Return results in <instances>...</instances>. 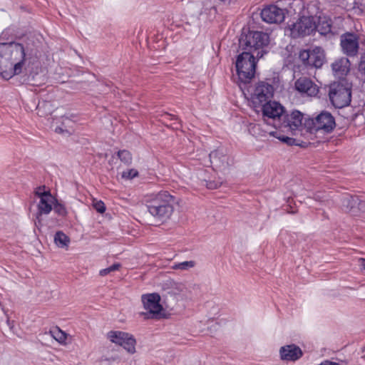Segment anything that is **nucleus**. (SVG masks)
<instances>
[{
	"label": "nucleus",
	"instance_id": "26",
	"mask_svg": "<svg viewBox=\"0 0 365 365\" xmlns=\"http://www.w3.org/2000/svg\"><path fill=\"white\" fill-rule=\"evenodd\" d=\"M196 264V262L193 260L185 261L182 262L175 263L173 265L174 269L188 270L193 268Z\"/></svg>",
	"mask_w": 365,
	"mask_h": 365
},
{
	"label": "nucleus",
	"instance_id": "12",
	"mask_svg": "<svg viewBox=\"0 0 365 365\" xmlns=\"http://www.w3.org/2000/svg\"><path fill=\"white\" fill-rule=\"evenodd\" d=\"M294 88L302 95L309 97L316 96L319 91V87L308 77H300L297 79Z\"/></svg>",
	"mask_w": 365,
	"mask_h": 365
},
{
	"label": "nucleus",
	"instance_id": "27",
	"mask_svg": "<svg viewBox=\"0 0 365 365\" xmlns=\"http://www.w3.org/2000/svg\"><path fill=\"white\" fill-rule=\"evenodd\" d=\"M118 156L120 161L126 165H129L132 162V155L130 153L126 150H119Z\"/></svg>",
	"mask_w": 365,
	"mask_h": 365
},
{
	"label": "nucleus",
	"instance_id": "38",
	"mask_svg": "<svg viewBox=\"0 0 365 365\" xmlns=\"http://www.w3.org/2000/svg\"><path fill=\"white\" fill-rule=\"evenodd\" d=\"M359 262H360V266L364 269H365V259L364 258H360L359 259Z\"/></svg>",
	"mask_w": 365,
	"mask_h": 365
},
{
	"label": "nucleus",
	"instance_id": "17",
	"mask_svg": "<svg viewBox=\"0 0 365 365\" xmlns=\"http://www.w3.org/2000/svg\"><path fill=\"white\" fill-rule=\"evenodd\" d=\"M259 106H262L263 117L273 120L280 119L284 112V107L281 104L271 100L262 103Z\"/></svg>",
	"mask_w": 365,
	"mask_h": 365
},
{
	"label": "nucleus",
	"instance_id": "30",
	"mask_svg": "<svg viewBox=\"0 0 365 365\" xmlns=\"http://www.w3.org/2000/svg\"><path fill=\"white\" fill-rule=\"evenodd\" d=\"M138 175V170L135 169H130L122 173V178L126 180H131Z\"/></svg>",
	"mask_w": 365,
	"mask_h": 365
},
{
	"label": "nucleus",
	"instance_id": "2",
	"mask_svg": "<svg viewBox=\"0 0 365 365\" xmlns=\"http://www.w3.org/2000/svg\"><path fill=\"white\" fill-rule=\"evenodd\" d=\"M148 212L158 221L166 222L172 216L175 205L177 204L175 197L168 191H160L148 197L145 200Z\"/></svg>",
	"mask_w": 365,
	"mask_h": 365
},
{
	"label": "nucleus",
	"instance_id": "24",
	"mask_svg": "<svg viewBox=\"0 0 365 365\" xmlns=\"http://www.w3.org/2000/svg\"><path fill=\"white\" fill-rule=\"evenodd\" d=\"M37 114L40 117H47L51 115L53 110V106L49 101H43L38 103L36 107Z\"/></svg>",
	"mask_w": 365,
	"mask_h": 365
},
{
	"label": "nucleus",
	"instance_id": "4",
	"mask_svg": "<svg viewBox=\"0 0 365 365\" xmlns=\"http://www.w3.org/2000/svg\"><path fill=\"white\" fill-rule=\"evenodd\" d=\"M256 56L249 51H243L238 55L236 62V71L238 81L240 83L247 84L255 76L256 68Z\"/></svg>",
	"mask_w": 365,
	"mask_h": 365
},
{
	"label": "nucleus",
	"instance_id": "15",
	"mask_svg": "<svg viewBox=\"0 0 365 365\" xmlns=\"http://www.w3.org/2000/svg\"><path fill=\"white\" fill-rule=\"evenodd\" d=\"M261 17L267 23L279 24L284 21L285 13L284 9L275 5H269L262 10Z\"/></svg>",
	"mask_w": 365,
	"mask_h": 365
},
{
	"label": "nucleus",
	"instance_id": "41",
	"mask_svg": "<svg viewBox=\"0 0 365 365\" xmlns=\"http://www.w3.org/2000/svg\"><path fill=\"white\" fill-rule=\"evenodd\" d=\"M315 198H316L317 200H319V197H318L317 195V196H315Z\"/></svg>",
	"mask_w": 365,
	"mask_h": 365
},
{
	"label": "nucleus",
	"instance_id": "6",
	"mask_svg": "<svg viewBox=\"0 0 365 365\" xmlns=\"http://www.w3.org/2000/svg\"><path fill=\"white\" fill-rule=\"evenodd\" d=\"M329 98L335 108L346 107L350 104L351 101V88L341 83L334 82L329 86Z\"/></svg>",
	"mask_w": 365,
	"mask_h": 365
},
{
	"label": "nucleus",
	"instance_id": "33",
	"mask_svg": "<svg viewBox=\"0 0 365 365\" xmlns=\"http://www.w3.org/2000/svg\"><path fill=\"white\" fill-rule=\"evenodd\" d=\"M93 207L99 213H103L106 211L105 204L102 201H97L93 202Z\"/></svg>",
	"mask_w": 365,
	"mask_h": 365
},
{
	"label": "nucleus",
	"instance_id": "32",
	"mask_svg": "<svg viewBox=\"0 0 365 365\" xmlns=\"http://www.w3.org/2000/svg\"><path fill=\"white\" fill-rule=\"evenodd\" d=\"M120 267V264L119 263L113 264V265L110 266L108 268L101 269L100 271V275L101 276H106L110 273L111 272H114L115 270H118Z\"/></svg>",
	"mask_w": 365,
	"mask_h": 365
},
{
	"label": "nucleus",
	"instance_id": "16",
	"mask_svg": "<svg viewBox=\"0 0 365 365\" xmlns=\"http://www.w3.org/2000/svg\"><path fill=\"white\" fill-rule=\"evenodd\" d=\"M341 206L345 212L352 215H358L360 212L365 211V201L360 200L357 196L346 195L342 199Z\"/></svg>",
	"mask_w": 365,
	"mask_h": 365
},
{
	"label": "nucleus",
	"instance_id": "10",
	"mask_svg": "<svg viewBox=\"0 0 365 365\" xmlns=\"http://www.w3.org/2000/svg\"><path fill=\"white\" fill-rule=\"evenodd\" d=\"M299 58L305 66L319 68H321L324 63L325 54L321 47L317 46L312 50H304L301 51Z\"/></svg>",
	"mask_w": 365,
	"mask_h": 365
},
{
	"label": "nucleus",
	"instance_id": "36",
	"mask_svg": "<svg viewBox=\"0 0 365 365\" xmlns=\"http://www.w3.org/2000/svg\"><path fill=\"white\" fill-rule=\"evenodd\" d=\"M35 194L36 195H37L40 200L41 199V195H44V194H51L49 192H46V191H41V187H39L37 190H36L35 192Z\"/></svg>",
	"mask_w": 365,
	"mask_h": 365
},
{
	"label": "nucleus",
	"instance_id": "7",
	"mask_svg": "<svg viewBox=\"0 0 365 365\" xmlns=\"http://www.w3.org/2000/svg\"><path fill=\"white\" fill-rule=\"evenodd\" d=\"M141 300L146 312L140 314L145 319H159L165 317L163 306L160 304V297L157 293L146 294L141 297Z\"/></svg>",
	"mask_w": 365,
	"mask_h": 365
},
{
	"label": "nucleus",
	"instance_id": "31",
	"mask_svg": "<svg viewBox=\"0 0 365 365\" xmlns=\"http://www.w3.org/2000/svg\"><path fill=\"white\" fill-rule=\"evenodd\" d=\"M202 181L205 182V185L208 189H211V190L217 188L222 183V182L220 180H212H212H207L206 179H203Z\"/></svg>",
	"mask_w": 365,
	"mask_h": 365
},
{
	"label": "nucleus",
	"instance_id": "29",
	"mask_svg": "<svg viewBox=\"0 0 365 365\" xmlns=\"http://www.w3.org/2000/svg\"><path fill=\"white\" fill-rule=\"evenodd\" d=\"M51 332L53 338L60 343L63 342L66 339V334L58 329Z\"/></svg>",
	"mask_w": 365,
	"mask_h": 365
},
{
	"label": "nucleus",
	"instance_id": "3",
	"mask_svg": "<svg viewBox=\"0 0 365 365\" xmlns=\"http://www.w3.org/2000/svg\"><path fill=\"white\" fill-rule=\"evenodd\" d=\"M269 37L267 33L262 31H249L247 34H242L239 39V47L243 51L253 53L257 58H261L266 53L265 48L268 46Z\"/></svg>",
	"mask_w": 365,
	"mask_h": 365
},
{
	"label": "nucleus",
	"instance_id": "14",
	"mask_svg": "<svg viewBox=\"0 0 365 365\" xmlns=\"http://www.w3.org/2000/svg\"><path fill=\"white\" fill-rule=\"evenodd\" d=\"M341 46L344 53L350 57L356 56L359 51V38L352 33H346L341 36Z\"/></svg>",
	"mask_w": 365,
	"mask_h": 365
},
{
	"label": "nucleus",
	"instance_id": "19",
	"mask_svg": "<svg viewBox=\"0 0 365 365\" xmlns=\"http://www.w3.org/2000/svg\"><path fill=\"white\" fill-rule=\"evenodd\" d=\"M56 199L51 194L41 195V199L38 205V212L36 213V219L40 224V217L42 215L48 214L53 209Z\"/></svg>",
	"mask_w": 365,
	"mask_h": 365
},
{
	"label": "nucleus",
	"instance_id": "35",
	"mask_svg": "<svg viewBox=\"0 0 365 365\" xmlns=\"http://www.w3.org/2000/svg\"><path fill=\"white\" fill-rule=\"evenodd\" d=\"M354 4L359 9H365V0H355Z\"/></svg>",
	"mask_w": 365,
	"mask_h": 365
},
{
	"label": "nucleus",
	"instance_id": "21",
	"mask_svg": "<svg viewBox=\"0 0 365 365\" xmlns=\"http://www.w3.org/2000/svg\"><path fill=\"white\" fill-rule=\"evenodd\" d=\"M303 118V114L301 112L294 110L290 115L284 116L282 125L284 128L295 130L304 125V123H302Z\"/></svg>",
	"mask_w": 365,
	"mask_h": 365
},
{
	"label": "nucleus",
	"instance_id": "11",
	"mask_svg": "<svg viewBox=\"0 0 365 365\" xmlns=\"http://www.w3.org/2000/svg\"><path fill=\"white\" fill-rule=\"evenodd\" d=\"M108 338L113 343L123 346L128 352H135L136 341L131 334L120 331H110L108 333Z\"/></svg>",
	"mask_w": 365,
	"mask_h": 365
},
{
	"label": "nucleus",
	"instance_id": "20",
	"mask_svg": "<svg viewBox=\"0 0 365 365\" xmlns=\"http://www.w3.org/2000/svg\"><path fill=\"white\" fill-rule=\"evenodd\" d=\"M350 61L347 58L342 57L336 59L331 64L334 76L339 78H344L350 71Z\"/></svg>",
	"mask_w": 365,
	"mask_h": 365
},
{
	"label": "nucleus",
	"instance_id": "25",
	"mask_svg": "<svg viewBox=\"0 0 365 365\" xmlns=\"http://www.w3.org/2000/svg\"><path fill=\"white\" fill-rule=\"evenodd\" d=\"M54 242L59 247H67L70 242V239L63 232L58 231L54 235Z\"/></svg>",
	"mask_w": 365,
	"mask_h": 365
},
{
	"label": "nucleus",
	"instance_id": "1",
	"mask_svg": "<svg viewBox=\"0 0 365 365\" xmlns=\"http://www.w3.org/2000/svg\"><path fill=\"white\" fill-rule=\"evenodd\" d=\"M26 63V51L21 43H0V74L9 80L22 73Z\"/></svg>",
	"mask_w": 365,
	"mask_h": 365
},
{
	"label": "nucleus",
	"instance_id": "28",
	"mask_svg": "<svg viewBox=\"0 0 365 365\" xmlns=\"http://www.w3.org/2000/svg\"><path fill=\"white\" fill-rule=\"evenodd\" d=\"M53 209L59 216L65 217L67 215V210L65 206L59 203L56 200L53 204Z\"/></svg>",
	"mask_w": 365,
	"mask_h": 365
},
{
	"label": "nucleus",
	"instance_id": "9",
	"mask_svg": "<svg viewBox=\"0 0 365 365\" xmlns=\"http://www.w3.org/2000/svg\"><path fill=\"white\" fill-rule=\"evenodd\" d=\"M268 81L270 80L259 81L251 93L252 102L255 107L259 106L273 97L274 86Z\"/></svg>",
	"mask_w": 365,
	"mask_h": 365
},
{
	"label": "nucleus",
	"instance_id": "13",
	"mask_svg": "<svg viewBox=\"0 0 365 365\" xmlns=\"http://www.w3.org/2000/svg\"><path fill=\"white\" fill-rule=\"evenodd\" d=\"M209 158L214 170L222 171L230 165V158L222 148L211 152Z\"/></svg>",
	"mask_w": 365,
	"mask_h": 365
},
{
	"label": "nucleus",
	"instance_id": "37",
	"mask_svg": "<svg viewBox=\"0 0 365 365\" xmlns=\"http://www.w3.org/2000/svg\"><path fill=\"white\" fill-rule=\"evenodd\" d=\"M319 365H340V364H338V363H336V362H331V361H326L320 364Z\"/></svg>",
	"mask_w": 365,
	"mask_h": 365
},
{
	"label": "nucleus",
	"instance_id": "8",
	"mask_svg": "<svg viewBox=\"0 0 365 365\" xmlns=\"http://www.w3.org/2000/svg\"><path fill=\"white\" fill-rule=\"evenodd\" d=\"M316 16H302L290 25L288 29L289 35L294 38H300L312 34L317 29Z\"/></svg>",
	"mask_w": 365,
	"mask_h": 365
},
{
	"label": "nucleus",
	"instance_id": "5",
	"mask_svg": "<svg viewBox=\"0 0 365 365\" xmlns=\"http://www.w3.org/2000/svg\"><path fill=\"white\" fill-rule=\"evenodd\" d=\"M335 125L334 118L327 111H322L314 118H309L305 119L304 122V127L310 133L319 130L330 133L334 130Z\"/></svg>",
	"mask_w": 365,
	"mask_h": 365
},
{
	"label": "nucleus",
	"instance_id": "18",
	"mask_svg": "<svg viewBox=\"0 0 365 365\" xmlns=\"http://www.w3.org/2000/svg\"><path fill=\"white\" fill-rule=\"evenodd\" d=\"M280 358L283 361H295L302 355V349L295 344H289L282 346L279 349Z\"/></svg>",
	"mask_w": 365,
	"mask_h": 365
},
{
	"label": "nucleus",
	"instance_id": "23",
	"mask_svg": "<svg viewBox=\"0 0 365 365\" xmlns=\"http://www.w3.org/2000/svg\"><path fill=\"white\" fill-rule=\"evenodd\" d=\"M61 125H58V120L53 118L52 126L54 127V130L56 133L58 134H70V131L68 130V128L70 127V124L72 123L70 118L68 117L62 115L61 117Z\"/></svg>",
	"mask_w": 365,
	"mask_h": 365
},
{
	"label": "nucleus",
	"instance_id": "34",
	"mask_svg": "<svg viewBox=\"0 0 365 365\" xmlns=\"http://www.w3.org/2000/svg\"><path fill=\"white\" fill-rule=\"evenodd\" d=\"M277 138L279 139L281 141L284 142L288 145H293L295 141L294 138L289 137L279 136Z\"/></svg>",
	"mask_w": 365,
	"mask_h": 365
},
{
	"label": "nucleus",
	"instance_id": "39",
	"mask_svg": "<svg viewBox=\"0 0 365 365\" xmlns=\"http://www.w3.org/2000/svg\"><path fill=\"white\" fill-rule=\"evenodd\" d=\"M164 117H171V119H175V120H178V117L175 116V115H170L169 113H165L164 115Z\"/></svg>",
	"mask_w": 365,
	"mask_h": 365
},
{
	"label": "nucleus",
	"instance_id": "22",
	"mask_svg": "<svg viewBox=\"0 0 365 365\" xmlns=\"http://www.w3.org/2000/svg\"><path fill=\"white\" fill-rule=\"evenodd\" d=\"M318 24L317 29L321 35L327 36L328 34H334L331 31V19L327 16H319L317 17Z\"/></svg>",
	"mask_w": 365,
	"mask_h": 365
},
{
	"label": "nucleus",
	"instance_id": "40",
	"mask_svg": "<svg viewBox=\"0 0 365 365\" xmlns=\"http://www.w3.org/2000/svg\"><path fill=\"white\" fill-rule=\"evenodd\" d=\"M184 288H185V286L183 284H179L178 287V289L181 292L183 291Z\"/></svg>",
	"mask_w": 365,
	"mask_h": 365
}]
</instances>
